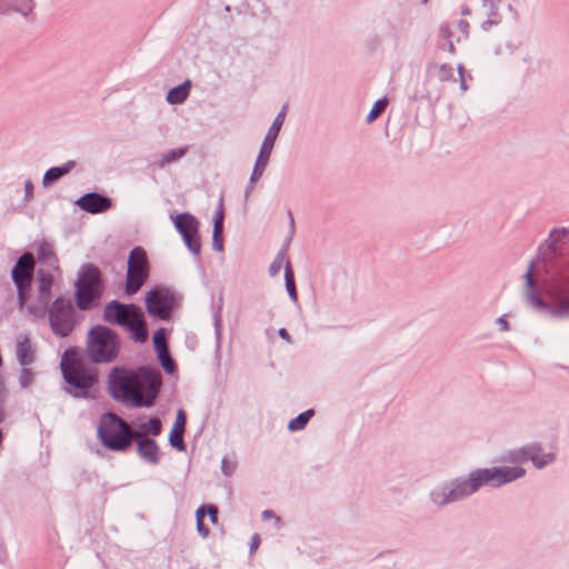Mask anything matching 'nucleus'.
Segmentation results:
<instances>
[{
    "instance_id": "7c9ffc66",
    "label": "nucleus",
    "mask_w": 569,
    "mask_h": 569,
    "mask_svg": "<svg viewBox=\"0 0 569 569\" xmlns=\"http://www.w3.org/2000/svg\"><path fill=\"white\" fill-rule=\"evenodd\" d=\"M73 163L72 162H68L67 164L62 166V167H54V168H51L49 169L46 173H44V177L46 179H49V178H61L63 177L64 174L69 173L70 171V167L72 166Z\"/></svg>"
},
{
    "instance_id": "58836bf2",
    "label": "nucleus",
    "mask_w": 569,
    "mask_h": 569,
    "mask_svg": "<svg viewBox=\"0 0 569 569\" xmlns=\"http://www.w3.org/2000/svg\"><path fill=\"white\" fill-rule=\"evenodd\" d=\"M567 232L566 231H555L551 233V246L556 248V242L560 240L561 238H566Z\"/></svg>"
},
{
    "instance_id": "39448f33",
    "label": "nucleus",
    "mask_w": 569,
    "mask_h": 569,
    "mask_svg": "<svg viewBox=\"0 0 569 569\" xmlns=\"http://www.w3.org/2000/svg\"><path fill=\"white\" fill-rule=\"evenodd\" d=\"M121 343L118 335L103 326H97L89 332L87 353L96 363H109L117 359Z\"/></svg>"
},
{
    "instance_id": "c9c22d12",
    "label": "nucleus",
    "mask_w": 569,
    "mask_h": 569,
    "mask_svg": "<svg viewBox=\"0 0 569 569\" xmlns=\"http://www.w3.org/2000/svg\"><path fill=\"white\" fill-rule=\"evenodd\" d=\"M183 153H184V149L171 150L164 154L163 162L169 163L171 161H174V160L181 158L183 156Z\"/></svg>"
},
{
    "instance_id": "dca6fc26",
    "label": "nucleus",
    "mask_w": 569,
    "mask_h": 569,
    "mask_svg": "<svg viewBox=\"0 0 569 569\" xmlns=\"http://www.w3.org/2000/svg\"><path fill=\"white\" fill-rule=\"evenodd\" d=\"M123 327L128 329L134 341L144 342L147 340L148 331L143 316L138 308H136L131 316H129L128 320L123 323Z\"/></svg>"
},
{
    "instance_id": "f03ea898",
    "label": "nucleus",
    "mask_w": 569,
    "mask_h": 569,
    "mask_svg": "<svg viewBox=\"0 0 569 569\" xmlns=\"http://www.w3.org/2000/svg\"><path fill=\"white\" fill-rule=\"evenodd\" d=\"M526 475L521 467H493L480 469L470 473L469 478L456 483L450 490L443 489L432 493V499L438 505H446L477 491L481 486L499 487L511 482Z\"/></svg>"
},
{
    "instance_id": "49530a36",
    "label": "nucleus",
    "mask_w": 569,
    "mask_h": 569,
    "mask_svg": "<svg viewBox=\"0 0 569 569\" xmlns=\"http://www.w3.org/2000/svg\"><path fill=\"white\" fill-rule=\"evenodd\" d=\"M51 181H52V180H49V179L43 180V184H44V187H47Z\"/></svg>"
},
{
    "instance_id": "a878e982",
    "label": "nucleus",
    "mask_w": 569,
    "mask_h": 569,
    "mask_svg": "<svg viewBox=\"0 0 569 569\" xmlns=\"http://www.w3.org/2000/svg\"><path fill=\"white\" fill-rule=\"evenodd\" d=\"M287 267H290V262L287 259L284 250H281L277 253L276 258L271 262L269 267V273L271 277H274L280 272L282 268H284L286 271Z\"/></svg>"
},
{
    "instance_id": "aec40b11",
    "label": "nucleus",
    "mask_w": 569,
    "mask_h": 569,
    "mask_svg": "<svg viewBox=\"0 0 569 569\" xmlns=\"http://www.w3.org/2000/svg\"><path fill=\"white\" fill-rule=\"evenodd\" d=\"M139 455L151 463L159 461V447L154 440L148 438L136 439Z\"/></svg>"
},
{
    "instance_id": "6ab92c4d",
    "label": "nucleus",
    "mask_w": 569,
    "mask_h": 569,
    "mask_svg": "<svg viewBox=\"0 0 569 569\" xmlns=\"http://www.w3.org/2000/svg\"><path fill=\"white\" fill-rule=\"evenodd\" d=\"M208 515L210 517V521L216 525L218 522V509L210 506H202L196 512L197 518V530L201 537L206 538L209 535V528L203 523V517Z\"/></svg>"
},
{
    "instance_id": "20e7f679",
    "label": "nucleus",
    "mask_w": 569,
    "mask_h": 569,
    "mask_svg": "<svg viewBox=\"0 0 569 569\" xmlns=\"http://www.w3.org/2000/svg\"><path fill=\"white\" fill-rule=\"evenodd\" d=\"M61 370L69 390L74 397H86L97 382L93 371L81 363L73 350H67L63 353Z\"/></svg>"
},
{
    "instance_id": "7ed1b4c3",
    "label": "nucleus",
    "mask_w": 569,
    "mask_h": 569,
    "mask_svg": "<svg viewBox=\"0 0 569 569\" xmlns=\"http://www.w3.org/2000/svg\"><path fill=\"white\" fill-rule=\"evenodd\" d=\"M533 268L531 264L526 273L525 290L530 303L536 308H548L553 317H569V266L559 267L552 274L543 290L548 298L546 303L537 293L533 281Z\"/></svg>"
},
{
    "instance_id": "a19ab883",
    "label": "nucleus",
    "mask_w": 569,
    "mask_h": 569,
    "mask_svg": "<svg viewBox=\"0 0 569 569\" xmlns=\"http://www.w3.org/2000/svg\"><path fill=\"white\" fill-rule=\"evenodd\" d=\"M262 518H263V520H268V519L273 518L276 520L277 525L280 526V518L276 517L274 513L271 510H264L262 512Z\"/></svg>"
},
{
    "instance_id": "2eb2a0df",
    "label": "nucleus",
    "mask_w": 569,
    "mask_h": 569,
    "mask_svg": "<svg viewBox=\"0 0 569 569\" xmlns=\"http://www.w3.org/2000/svg\"><path fill=\"white\" fill-rule=\"evenodd\" d=\"M134 309V306H126L118 301H112L106 306L103 318L107 322L123 326Z\"/></svg>"
},
{
    "instance_id": "f3484780",
    "label": "nucleus",
    "mask_w": 569,
    "mask_h": 569,
    "mask_svg": "<svg viewBox=\"0 0 569 569\" xmlns=\"http://www.w3.org/2000/svg\"><path fill=\"white\" fill-rule=\"evenodd\" d=\"M77 204L84 211L98 213L108 210L111 202L98 193H87L77 201Z\"/></svg>"
},
{
    "instance_id": "2f4dec72",
    "label": "nucleus",
    "mask_w": 569,
    "mask_h": 569,
    "mask_svg": "<svg viewBox=\"0 0 569 569\" xmlns=\"http://www.w3.org/2000/svg\"><path fill=\"white\" fill-rule=\"evenodd\" d=\"M153 343H154V349L157 350L158 355L164 353L166 351H168L166 338H164L163 333L156 332L153 336Z\"/></svg>"
},
{
    "instance_id": "79ce46f5",
    "label": "nucleus",
    "mask_w": 569,
    "mask_h": 569,
    "mask_svg": "<svg viewBox=\"0 0 569 569\" xmlns=\"http://www.w3.org/2000/svg\"><path fill=\"white\" fill-rule=\"evenodd\" d=\"M498 323L501 326L502 330H508V322L503 317L498 319Z\"/></svg>"
},
{
    "instance_id": "c756f323",
    "label": "nucleus",
    "mask_w": 569,
    "mask_h": 569,
    "mask_svg": "<svg viewBox=\"0 0 569 569\" xmlns=\"http://www.w3.org/2000/svg\"><path fill=\"white\" fill-rule=\"evenodd\" d=\"M387 99H380L378 101H376V103L373 104L371 111L369 112L368 117H367V121L369 123L373 122L386 109L387 107Z\"/></svg>"
},
{
    "instance_id": "0eeeda50",
    "label": "nucleus",
    "mask_w": 569,
    "mask_h": 569,
    "mask_svg": "<svg viewBox=\"0 0 569 569\" xmlns=\"http://www.w3.org/2000/svg\"><path fill=\"white\" fill-rule=\"evenodd\" d=\"M101 292L100 271L97 267L87 266L77 282V305L87 310L99 298Z\"/></svg>"
},
{
    "instance_id": "c03bdc74",
    "label": "nucleus",
    "mask_w": 569,
    "mask_h": 569,
    "mask_svg": "<svg viewBox=\"0 0 569 569\" xmlns=\"http://www.w3.org/2000/svg\"><path fill=\"white\" fill-rule=\"evenodd\" d=\"M441 32L445 37H449V30L448 27H441Z\"/></svg>"
},
{
    "instance_id": "bb28decb",
    "label": "nucleus",
    "mask_w": 569,
    "mask_h": 569,
    "mask_svg": "<svg viewBox=\"0 0 569 569\" xmlns=\"http://www.w3.org/2000/svg\"><path fill=\"white\" fill-rule=\"evenodd\" d=\"M47 312L49 313V319H51V316H58L62 313L63 316H69L71 315V306L64 299H57L53 301L50 308L48 307Z\"/></svg>"
},
{
    "instance_id": "c85d7f7f",
    "label": "nucleus",
    "mask_w": 569,
    "mask_h": 569,
    "mask_svg": "<svg viewBox=\"0 0 569 569\" xmlns=\"http://www.w3.org/2000/svg\"><path fill=\"white\" fill-rule=\"evenodd\" d=\"M284 279H286V288H287V291H288L290 298L293 301H297L298 296H297V290H296V284H295V277H293V272L291 270V267H287V270L284 272Z\"/></svg>"
},
{
    "instance_id": "412c9836",
    "label": "nucleus",
    "mask_w": 569,
    "mask_h": 569,
    "mask_svg": "<svg viewBox=\"0 0 569 569\" xmlns=\"http://www.w3.org/2000/svg\"><path fill=\"white\" fill-rule=\"evenodd\" d=\"M272 149L273 146H270L264 142L262 143L251 178H259L262 176L269 162Z\"/></svg>"
},
{
    "instance_id": "393cba45",
    "label": "nucleus",
    "mask_w": 569,
    "mask_h": 569,
    "mask_svg": "<svg viewBox=\"0 0 569 569\" xmlns=\"http://www.w3.org/2000/svg\"><path fill=\"white\" fill-rule=\"evenodd\" d=\"M190 83L186 82L181 86L172 88L167 96V100L171 104L182 103L189 96Z\"/></svg>"
},
{
    "instance_id": "5701e85b",
    "label": "nucleus",
    "mask_w": 569,
    "mask_h": 569,
    "mask_svg": "<svg viewBox=\"0 0 569 569\" xmlns=\"http://www.w3.org/2000/svg\"><path fill=\"white\" fill-rule=\"evenodd\" d=\"M287 109H288V106L284 104L281 109V111L279 112V114L276 117L272 126L270 127L263 142L264 143H268L270 146H274V142H276V139L280 132V129L284 122V119H286V114H287Z\"/></svg>"
},
{
    "instance_id": "cd10ccee",
    "label": "nucleus",
    "mask_w": 569,
    "mask_h": 569,
    "mask_svg": "<svg viewBox=\"0 0 569 569\" xmlns=\"http://www.w3.org/2000/svg\"><path fill=\"white\" fill-rule=\"evenodd\" d=\"M312 416H313V410H311V409L300 413L298 417L290 420V422L288 423V429L291 431H298V430L303 429Z\"/></svg>"
},
{
    "instance_id": "1a4fd4ad",
    "label": "nucleus",
    "mask_w": 569,
    "mask_h": 569,
    "mask_svg": "<svg viewBox=\"0 0 569 569\" xmlns=\"http://www.w3.org/2000/svg\"><path fill=\"white\" fill-rule=\"evenodd\" d=\"M33 270L34 258L31 253L22 254L12 269L11 276L18 290L20 307L26 305L27 293L31 286Z\"/></svg>"
},
{
    "instance_id": "9b49d317",
    "label": "nucleus",
    "mask_w": 569,
    "mask_h": 569,
    "mask_svg": "<svg viewBox=\"0 0 569 569\" xmlns=\"http://www.w3.org/2000/svg\"><path fill=\"white\" fill-rule=\"evenodd\" d=\"M173 223L189 250L196 254L199 253L201 243L198 234L197 219L189 213H180L174 218Z\"/></svg>"
},
{
    "instance_id": "6e6552de",
    "label": "nucleus",
    "mask_w": 569,
    "mask_h": 569,
    "mask_svg": "<svg viewBox=\"0 0 569 569\" xmlns=\"http://www.w3.org/2000/svg\"><path fill=\"white\" fill-rule=\"evenodd\" d=\"M149 276V264L146 251L142 248L131 250L128 258L126 293H136L147 281Z\"/></svg>"
},
{
    "instance_id": "423d86ee",
    "label": "nucleus",
    "mask_w": 569,
    "mask_h": 569,
    "mask_svg": "<svg viewBox=\"0 0 569 569\" xmlns=\"http://www.w3.org/2000/svg\"><path fill=\"white\" fill-rule=\"evenodd\" d=\"M98 433L102 443L116 451L127 449L133 440V430L114 413L101 417Z\"/></svg>"
},
{
    "instance_id": "de8ad7c7",
    "label": "nucleus",
    "mask_w": 569,
    "mask_h": 569,
    "mask_svg": "<svg viewBox=\"0 0 569 569\" xmlns=\"http://www.w3.org/2000/svg\"><path fill=\"white\" fill-rule=\"evenodd\" d=\"M59 317V320H62L63 319V313L62 315H58Z\"/></svg>"
},
{
    "instance_id": "a18cd8bd",
    "label": "nucleus",
    "mask_w": 569,
    "mask_h": 569,
    "mask_svg": "<svg viewBox=\"0 0 569 569\" xmlns=\"http://www.w3.org/2000/svg\"><path fill=\"white\" fill-rule=\"evenodd\" d=\"M31 189H32V184H31V182H30V181H28V182L26 183V190H27V192H29Z\"/></svg>"
},
{
    "instance_id": "b1692460",
    "label": "nucleus",
    "mask_w": 569,
    "mask_h": 569,
    "mask_svg": "<svg viewBox=\"0 0 569 569\" xmlns=\"http://www.w3.org/2000/svg\"><path fill=\"white\" fill-rule=\"evenodd\" d=\"M50 323L52 330L61 337L68 336L72 330L71 315L63 316L62 320L58 316H51Z\"/></svg>"
},
{
    "instance_id": "72a5a7b5",
    "label": "nucleus",
    "mask_w": 569,
    "mask_h": 569,
    "mask_svg": "<svg viewBox=\"0 0 569 569\" xmlns=\"http://www.w3.org/2000/svg\"><path fill=\"white\" fill-rule=\"evenodd\" d=\"M159 357V360L163 367V369L167 371V372H172L173 369H174V363L173 361L171 360L168 351H166L164 353H160L158 355Z\"/></svg>"
},
{
    "instance_id": "ddd939ff",
    "label": "nucleus",
    "mask_w": 569,
    "mask_h": 569,
    "mask_svg": "<svg viewBox=\"0 0 569 569\" xmlns=\"http://www.w3.org/2000/svg\"><path fill=\"white\" fill-rule=\"evenodd\" d=\"M540 448L537 446H530L528 448L519 449L510 453L507 460L518 463H523L531 460L537 468H542L548 463L552 462L555 457L551 453L541 455Z\"/></svg>"
},
{
    "instance_id": "4be33fe9",
    "label": "nucleus",
    "mask_w": 569,
    "mask_h": 569,
    "mask_svg": "<svg viewBox=\"0 0 569 569\" xmlns=\"http://www.w3.org/2000/svg\"><path fill=\"white\" fill-rule=\"evenodd\" d=\"M161 421L158 418H152L146 423H141L137 430H133V439L146 438L148 433L158 436L161 432Z\"/></svg>"
},
{
    "instance_id": "f8f14e48",
    "label": "nucleus",
    "mask_w": 569,
    "mask_h": 569,
    "mask_svg": "<svg viewBox=\"0 0 569 569\" xmlns=\"http://www.w3.org/2000/svg\"><path fill=\"white\" fill-rule=\"evenodd\" d=\"M53 283V277L51 273L43 270L38 271V300L36 303L28 306V311L36 317H44L48 310V306L51 301V287Z\"/></svg>"
},
{
    "instance_id": "09e8293b",
    "label": "nucleus",
    "mask_w": 569,
    "mask_h": 569,
    "mask_svg": "<svg viewBox=\"0 0 569 569\" xmlns=\"http://www.w3.org/2000/svg\"><path fill=\"white\" fill-rule=\"evenodd\" d=\"M425 2H427V0H425Z\"/></svg>"
},
{
    "instance_id": "4468645a",
    "label": "nucleus",
    "mask_w": 569,
    "mask_h": 569,
    "mask_svg": "<svg viewBox=\"0 0 569 569\" xmlns=\"http://www.w3.org/2000/svg\"><path fill=\"white\" fill-rule=\"evenodd\" d=\"M16 356L23 371L29 372L36 362V348L27 335H20L16 340Z\"/></svg>"
},
{
    "instance_id": "9d476101",
    "label": "nucleus",
    "mask_w": 569,
    "mask_h": 569,
    "mask_svg": "<svg viewBox=\"0 0 569 569\" xmlns=\"http://www.w3.org/2000/svg\"><path fill=\"white\" fill-rule=\"evenodd\" d=\"M146 306L150 315L167 319L173 309L174 296L168 289H153L146 296Z\"/></svg>"
},
{
    "instance_id": "4c0bfd02",
    "label": "nucleus",
    "mask_w": 569,
    "mask_h": 569,
    "mask_svg": "<svg viewBox=\"0 0 569 569\" xmlns=\"http://www.w3.org/2000/svg\"><path fill=\"white\" fill-rule=\"evenodd\" d=\"M213 247L217 249V250H222V233H217L216 234V229H213Z\"/></svg>"
},
{
    "instance_id": "f257e3e1",
    "label": "nucleus",
    "mask_w": 569,
    "mask_h": 569,
    "mask_svg": "<svg viewBox=\"0 0 569 569\" xmlns=\"http://www.w3.org/2000/svg\"><path fill=\"white\" fill-rule=\"evenodd\" d=\"M110 395L132 407H150L154 402L161 386V375L156 369L136 370L114 367L109 377Z\"/></svg>"
},
{
    "instance_id": "e433bc0d",
    "label": "nucleus",
    "mask_w": 569,
    "mask_h": 569,
    "mask_svg": "<svg viewBox=\"0 0 569 569\" xmlns=\"http://www.w3.org/2000/svg\"><path fill=\"white\" fill-rule=\"evenodd\" d=\"M451 68L450 67H447L445 64H442L440 68H439V77L441 80H446V79H449L451 76H452V72H451Z\"/></svg>"
},
{
    "instance_id": "473e14b6",
    "label": "nucleus",
    "mask_w": 569,
    "mask_h": 569,
    "mask_svg": "<svg viewBox=\"0 0 569 569\" xmlns=\"http://www.w3.org/2000/svg\"><path fill=\"white\" fill-rule=\"evenodd\" d=\"M222 228H223V210H222V204L220 203L219 209L214 213L213 229H216V234L222 233Z\"/></svg>"
},
{
    "instance_id": "37998d69",
    "label": "nucleus",
    "mask_w": 569,
    "mask_h": 569,
    "mask_svg": "<svg viewBox=\"0 0 569 569\" xmlns=\"http://www.w3.org/2000/svg\"><path fill=\"white\" fill-rule=\"evenodd\" d=\"M279 335H280L283 339L289 340V335H288V332L286 331V329H280Z\"/></svg>"
},
{
    "instance_id": "a211bd4d",
    "label": "nucleus",
    "mask_w": 569,
    "mask_h": 569,
    "mask_svg": "<svg viewBox=\"0 0 569 569\" xmlns=\"http://www.w3.org/2000/svg\"><path fill=\"white\" fill-rule=\"evenodd\" d=\"M186 422L187 418L184 411L179 410L173 427L171 428L169 435V441L171 446L178 450H184L183 432Z\"/></svg>"
},
{
    "instance_id": "f704fd0d",
    "label": "nucleus",
    "mask_w": 569,
    "mask_h": 569,
    "mask_svg": "<svg viewBox=\"0 0 569 569\" xmlns=\"http://www.w3.org/2000/svg\"><path fill=\"white\" fill-rule=\"evenodd\" d=\"M41 256L46 260L47 264L51 268H56L57 264V258L49 248H42L41 249Z\"/></svg>"
},
{
    "instance_id": "ea45409f",
    "label": "nucleus",
    "mask_w": 569,
    "mask_h": 569,
    "mask_svg": "<svg viewBox=\"0 0 569 569\" xmlns=\"http://www.w3.org/2000/svg\"><path fill=\"white\" fill-rule=\"evenodd\" d=\"M259 546H260V536L258 533H254L251 538L250 551L256 552L257 549L259 548Z\"/></svg>"
}]
</instances>
